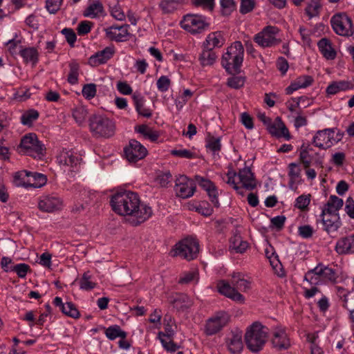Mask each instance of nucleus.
Wrapping results in <instances>:
<instances>
[{
  "instance_id": "obj_1",
  "label": "nucleus",
  "mask_w": 354,
  "mask_h": 354,
  "mask_svg": "<svg viewBox=\"0 0 354 354\" xmlns=\"http://www.w3.org/2000/svg\"><path fill=\"white\" fill-rule=\"evenodd\" d=\"M112 209L118 215L125 217L128 223L138 226L153 215L152 208L142 202L139 195L133 192H118L110 201Z\"/></svg>"
},
{
  "instance_id": "obj_2",
  "label": "nucleus",
  "mask_w": 354,
  "mask_h": 354,
  "mask_svg": "<svg viewBox=\"0 0 354 354\" xmlns=\"http://www.w3.org/2000/svg\"><path fill=\"white\" fill-rule=\"evenodd\" d=\"M243 56V46L241 41H236L226 48V51L222 55L221 64L228 73H239Z\"/></svg>"
},
{
  "instance_id": "obj_3",
  "label": "nucleus",
  "mask_w": 354,
  "mask_h": 354,
  "mask_svg": "<svg viewBox=\"0 0 354 354\" xmlns=\"http://www.w3.org/2000/svg\"><path fill=\"white\" fill-rule=\"evenodd\" d=\"M89 129L95 138H109L115 132V122L104 115L95 114L88 119Z\"/></svg>"
},
{
  "instance_id": "obj_4",
  "label": "nucleus",
  "mask_w": 354,
  "mask_h": 354,
  "mask_svg": "<svg viewBox=\"0 0 354 354\" xmlns=\"http://www.w3.org/2000/svg\"><path fill=\"white\" fill-rule=\"evenodd\" d=\"M268 329L259 322H254L247 330L245 335L246 346L252 352H258L264 346Z\"/></svg>"
},
{
  "instance_id": "obj_5",
  "label": "nucleus",
  "mask_w": 354,
  "mask_h": 354,
  "mask_svg": "<svg viewBox=\"0 0 354 354\" xmlns=\"http://www.w3.org/2000/svg\"><path fill=\"white\" fill-rule=\"evenodd\" d=\"M181 28L192 35L201 34L209 27L208 19L197 14H187L180 22Z\"/></svg>"
},
{
  "instance_id": "obj_6",
  "label": "nucleus",
  "mask_w": 354,
  "mask_h": 354,
  "mask_svg": "<svg viewBox=\"0 0 354 354\" xmlns=\"http://www.w3.org/2000/svg\"><path fill=\"white\" fill-rule=\"evenodd\" d=\"M199 252V243L197 239L188 237L176 243L171 251L173 257H179L187 261L196 258Z\"/></svg>"
},
{
  "instance_id": "obj_7",
  "label": "nucleus",
  "mask_w": 354,
  "mask_h": 354,
  "mask_svg": "<svg viewBox=\"0 0 354 354\" xmlns=\"http://www.w3.org/2000/svg\"><path fill=\"white\" fill-rule=\"evenodd\" d=\"M18 150L19 153L35 158H41L44 156L45 147L38 140L36 134L28 133L21 138Z\"/></svg>"
},
{
  "instance_id": "obj_8",
  "label": "nucleus",
  "mask_w": 354,
  "mask_h": 354,
  "mask_svg": "<svg viewBox=\"0 0 354 354\" xmlns=\"http://www.w3.org/2000/svg\"><path fill=\"white\" fill-rule=\"evenodd\" d=\"M279 28L277 27L268 26L255 35L254 41L263 48L272 47L281 42V39L277 38Z\"/></svg>"
},
{
  "instance_id": "obj_9",
  "label": "nucleus",
  "mask_w": 354,
  "mask_h": 354,
  "mask_svg": "<svg viewBox=\"0 0 354 354\" xmlns=\"http://www.w3.org/2000/svg\"><path fill=\"white\" fill-rule=\"evenodd\" d=\"M330 23L334 31L342 36L353 34V26L351 18L345 13H338L332 17Z\"/></svg>"
},
{
  "instance_id": "obj_10",
  "label": "nucleus",
  "mask_w": 354,
  "mask_h": 354,
  "mask_svg": "<svg viewBox=\"0 0 354 354\" xmlns=\"http://www.w3.org/2000/svg\"><path fill=\"white\" fill-rule=\"evenodd\" d=\"M230 315L225 311H219L209 317L206 323L205 331L207 335H213L223 329L230 322Z\"/></svg>"
},
{
  "instance_id": "obj_11",
  "label": "nucleus",
  "mask_w": 354,
  "mask_h": 354,
  "mask_svg": "<svg viewBox=\"0 0 354 354\" xmlns=\"http://www.w3.org/2000/svg\"><path fill=\"white\" fill-rule=\"evenodd\" d=\"M335 131L333 129H325L317 131L313 139V145L323 149L330 148L337 142L334 138Z\"/></svg>"
},
{
  "instance_id": "obj_12",
  "label": "nucleus",
  "mask_w": 354,
  "mask_h": 354,
  "mask_svg": "<svg viewBox=\"0 0 354 354\" xmlns=\"http://www.w3.org/2000/svg\"><path fill=\"white\" fill-rule=\"evenodd\" d=\"M126 158L131 162L143 159L147 154V149L138 141L131 140L128 146L124 149Z\"/></svg>"
},
{
  "instance_id": "obj_13",
  "label": "nucleus",
  "mask_w": 354,
  "mask_h": 354,
  "mask_svg": "<svg viewBox=\"0 0 354 354\" xmlns=\"http://www.w3.org/2000/svg\"><path fill=\"white\" fill-rule=\"evenodd\" d=\"M196 190L195 183L185 176H181L176 180L175 192L176 196L182 198L192 196Z\"/></svg>"
},
{
  "instance_id": "obj_14",
  "label": "nucleus",
  "mask_w": 354,
  "mask_h": 354,
  "mask_svg": "<svg viewBox=\"0 0 354 354\" xmlns=\"http://www.w3.org/2000/svg\"><path fill=\"white\" fill-rule=\"evenodd\" d=\"M194 179L198 185L207 192L212 203L216 207H218L220 203L218 198V189L215 184L210 180L198 175H196Z\"/></svg>"
},
{
  "instance_id": "obj_15",
  "label": "nucleus",
  "mask_w": 354,
  "mask_h": 354,
  "mask_svg": "<svg viewBox=\"0 0 354 354\" xmlns=\"http://www.w3.org/2000/svg\"><path fill=\"white\" fill-rule=\"evenodd\" d=\"M216 288L220 294L230 299L239 303L244 302V297L236 290L234 286H232L228 281L225 280L218 281L216 283Z\"/></svg>"
},
{
  "instance_id": "obj_16",
  "label": "nucleus",
  "mask_w": 354,
  "mask_h": 354,
  "mask_svg": "<svg viewBox=\"0 0 354 354\" xmlns=\"http://www.w3.org/2000/svg\"><path fill=\"white\" fill-rule=\"evenodd\" d=\"M62 200L53 195H48L41 197L38 203L39 209L45 212H53L62 209Z\"/></svg>"
},
{
  "instance_id": "obj_17",
  "label": "nucleus",
  "mask_w": 354,
  "mask_h": 354,
  "mask_svg": "<svg viewBox=\"0 0 354 354\" xmlns=\"http://www.w3.org/2000/svg\"><path fill=\"white\" fill-rule=\"evenodd\" d=\"M318 154L309 145H302L299 150V160L304 168L310 167L312 163L321 164V157L316 158Z\"/></svg>"
},
{
  "instance_id": "obj_18",
  "label": "nucleus",
  "mask_w": 354,
  "mask_h": 354,
  "mask_svg": "<svg viewBox=\"0 0 354 354\" xmlns=\"http://www.w3.org/2000/svg\"><path fill=\"white\" fill-rule=\"evenodd\" d=\"M128 28L129 26L126 25L120 26H112L104 28L106 37L117 42L127 41L129 36Z\"/></svg>"
},
{
  "instance_id": "obj_19",
  "label": "nucleus",
  "mask_w": 354,
  "mask_h": 354,
  "mask_svg": "<svg viewBox=\"0 0 354 354\" xmlns=\"http://www.w3.org/2000/svg\"><path fill=\"white\" fill-rule=\"evenodd\" d=\"M81 160V158L77 153L67 150H63L58 157L59 165L68 167L71 171L77 167Z\"/></svg>"
},
{
  "instance_id": "obj_20",
  "label": "nucleus",
  "mask_w": 354,
  "mask_h": 354,
  "mask_svg": "<svg viewBox=\"0 0 354 354\" xmlns=\"http://www.w3.org/2000/svg\"><path fill=\"white\" fill-rule=\"evenodd\" d=\"M266 129L273 136L284 138L287 140L290 139L288 129L279 117H277L274 121H272Z\"/></svg>"
},
{
  "instance_id": "obj_21",
  "label": "nucleus",
  "mask_w": 354,
  "mask_h": 354,
  "mask_svg": "<svg viewBox=\"0 0 354 354\" xmlns=\"http://www.w3.org/2000/svg\"><path fill=\"white\" fill-rule=\"evenodd\" d=\"M225 343L230 353H239L243 348L241 332L232 331L227 336Z\"/></svg>"
},
{
  "instance_id": "obj_22",
  "label": "nucleus",
  "mask_w": 354,
  "mask_h": 354,
  "mask_svg": "<svg viewBox=\"0 0 354 354\" xmlns=\"http://www.w3.org/2000/svg\"><path fill=\"white\" fill-rule=\"evenodd\" d=\"M335 250L339 254H354V234L340 238L336 242Z\"/></svg>"
},
{
  "instance_id": "obj_23",
  "label": "nucleus",
  "mask_w": 354,
  "mask_h": 354,
  "mask_svg": "<svg viewBox=\"0 0 354 354\" xmlns=\"http://www.w3.org/2000/svg\"><path fill=\"white\" fill-rule=\"evenodd\" d=\"M272 343L279 350L287 349L290 346V338L283 328H278L273 332Z\"/></svg>"
},
{
  "instance_id": "obj_24",
  "label": "nucleus",
  "mask_w": 354,
  "mask_h": 354,
  "mask_svg": "<svg viewBox=\"0 0 354 354\" xmlns=\"http://www.w3.org/2000/svg\"><path fill=\"white\" fill-rule=\"evenodd\" d=\"M53 304L59 307V310L64 313L65 315L77 319L80 317V314L75 305L71 302H66L63 303L61 297H56L53 300Z\"/></svg>"
},
{
  "instance_id": "obj_25",
  "label": "nucleus",
  "mask_w": 354,
  "mask_h": 354,
  "mask_svg": "<svg viewBox=\"0 0 354 354\" xmlns=\"http://www.w3.org/2000/svg\"><path fill=\"white\" fill-rule=\"evenodd\" d=\"M239 183L241 187L248 189L252 190L257 187V181L254 177L253 173L248 167H244L239 170L238 174Z\"/></svg>"
},
{
  "instance_id": "obj_26",
  "label": "nucleus",
  "mask_w": 354,
  "mask_h": 354,
  "mask_svg": "<svg viewBox=\"0 0 354 354\" xmlns=\"http://www.w3.org/2000/svg\"><path fill=\"white\" fill-rule=\"evenodd\" d=\"M225 42L221 31H215L208 34L203 43V48L213 50L215 48L222 47Z\"/></svg>"
},
{
  "instance_id": "obj_27",
  "label": "nucleus",
  "mask_w": 354,
  "mask_h": 354,
  "mask_svg": "<svg viewBox=\"0 0 354 354\" xmlns=\"http://www.w3.org/2000/svg\"><path fill=\"white\" fill-rule=\"evenodd\" d=\"M106 15L104 6L101 1L94 0L91 1L84 10L83 15L91 19L104 17Z\"/></svg>"
},
{
  "instance_id": "obj_28",
  "label": "nucleus",
  "mask_w": 354,
  "mask_h": 354,
  "mask_svg": "<svg viewBox=\"0 0 354 354\" xmlns=\"http://www.w3.org/2000/svg\"><path fill=\"white\" fill-rule=\"evenodd\" d=\"M324 230L328 234L336 232L342 225L339 214H326L322 215Z\"/></svg>"
},
{
  "instance_id": "obj_29",
  "label": "nucleus",
  "mask_w": 354,
  "mask_h": 354,
  "mask_svg": "<svg viewBox=\"0 0 354 354\" xmlns=\"http://www.w3.org/2000/svg\"><path fill=\"white\" fill-rule=\"evenodd\" d=\"M313 82V78L312 76L307 75H301L291 82L290 86L286 88V93L287 95H290L298 89L310 86Z\"/></svg>"
},
{
  "instance_id": "obj_30",
  "label": "nucleus",
  "mask_w": 354,
  "mask_h": 354,
  "mask_svg": "<svg viewBox=\"0 0 354 354\" xmlns=\"http://www.w3.org/2000/svg\"><path fill=\"white\" fill-rule=\"evenodd\" d=\"M113 46H107L101 51L97 52L90 57V62L95 65L105 64L114 55Z\"/></svg>"
},
{
  "instance_id": "obj_31",
  "label": "nucleus",
  "mask_w": 354,
  "mask_h": 354,
  "mask_svg": "<svg viewBox=\"0 0 354 354\" xmlns=\"http://www.w3.org/2000/svg\"><path fill=\"white\" fill-rule=\"evenodd\" d=\"M230 283L236 290L246 292L251 288V281L245 278L244 274L241 272H234L232 274Z\"/></svg>"
},
{
  "instance_id": "obj_32",
  "label": "nucleus",
  "mask_w": 354,
  "mask_h": 354,
  "mask_svg": "<svg viewBox=\"0 0 354 354\" xmlns=\"http://www.w3.org/2000/svg\"><path fill=\"white\" fill-rule=\"evenodd\" d=\"M343 204L344 202L342 198L335 195L330 196L324 208L322 209V215H326V214H339L338 211L342 208Z\"/></svg>"
},
{
  "instance_id": "obj_33",
  "label": "nucleus",
  "mask_w": 354,
  "mask_h": 354,
  "mask_svg": "<svg viewBox=\"0 0 354 354\" xmlns=\"http://www.w3.org/2000/svg\"><path fill=\"white\" fill-rule=\"evenodd\" d=\"M317 274H321L322 277L326 281L335 283L338 278L337 272L332 268L324 266L323 263H319L314 270Z\"/></svg>"
},
{
  "instance_id": "obj_34",
  "label": "nucleus",
  "mask_w": 354,
  "mask_h": 354,
  "mask_svg": "<svg viewBox=\"0 0 354 354\" xmlns=\"http://www.w3.org/2000/svg\"><path fill=\"white\" fill-rule=\"evenodd\" d=\"M317 46L319 51L326 59L333 60L336 57V51L333 48L329 39H321L317 43Z\"/></svg>"
},
{
  "instance_id": "obj_35",
  "label": "nucleus",
  "mask_w": 354,
  "mask_h": 354,
  "mask_svg": "<svg viewBox=\"0 0 354 354\" xmlns=\"http://www.w3.org/2000/svg\"><path fill=\"white\" fill-rule=\"evenodd\" d=\"M185 3V0H162L159 3V8L163 14H171Z\"/></svg>"
},
{
  "instance_id": "obj_36",
  "label": "nucleus",
  "mask_w": 354,
  "mask_h": 354,
  "mask_svg": "<svg viewBox=\"0 0 354 354\" xmlns=\"http://www.w3.org/2000/svg\"><path fill=\"white\" fill-rule=\"evenodd\" d=\"M28 177V187L40 188L44 186L47 181L46 176L42 174L37 172H30Z\"/></svg>"
},
{
  "instance_id": "obj_37",
  "label": "nucleus",
  "mask_w": 354,
  "mask_h": 354,
  "mask_svg": "<svg viewBox=\"0 0 354 354\" xmlns=\"http://www.w3.org/2000/svg\"><path fill=\"white\" fill-rule=\"evenodd\" d=\"M230 248L236 253H243L248 248L247 241H243L240 234H234L230 241Z\"/></svg>"
},
{
  "instance_id": "obj_38",
  "label": "nucleus",
  "mask_w": 354,
  "mask_h": 354,
  "mask_svg": "<svg viewBox=\"0 0 354 354\" xmlns=\"http://www.w3.org/2000/svg\"><path fill=\"white\" fill-rule=\"evenodd\" d=\"M216 55L213 50L206 48H203V50L199 55L198 60L203 66L212 65L216 59Z\"/></svg>"
},
{
  "instance_id": "obj_39",
  "label": "nucleus",
  "mask_w": 354,
  "mask_h": 354,
  "mask_svg": "<svg viewBox=\"0 0 354 354\" xmlns=\"http://www.w3.org/2000/svg\"><path fill=\"white\" fill-rule=\"evenodd\" d=\"M68 66L69 73L67 80L72 85L76 84L78 82L80 75V64L76 60L73 59L69 62Z\"/></svg>"
},
{
  "instance_id": "obj_40",
  "label": "nucleus",
  "mask_w": 354,
  "mask_h": 354,
  "mask_svg": "<svg viewBox=\"0 0 354 354\" xmlns=\"http://www.w3.org/2000/svg\"><path fill=\"white\" fill-rule=\"evenodd\" d=\"M135 130L151 141H156L159 138V133L156 131H154L152 128L145 124L136 127Z\"/></svg>"
},
{
  "instance_id": "obj_41",
  "label": "nucleus",
  "mask_w": 354,
  "mask_h": 354,
  "mask_svg": "<svg viewBox=\"0 0 354 354\" xmlns=\"http://www.w3.org/2000/svg\"><path fill=\"white\" fill-rule=\"evenodd\" d=\"M105 335L110 340H114L118 337L125 339L127 333L122 330L120 326L112 325L105 330Z\"/></svg>"
},
{
  "instance_id": "obj_42",
  "label": "nucleus",
  "mask_w": 354,
  "mask_h": 354,
  "mask_svg": "<svg viewBox=\"0 0 354 354\" xmlns=\"http://www.w3.org/2000/svg\"><path fill=\"white\" fill-rule=\"evenodd\" d=\"M19 53L26 62H31L35 64L38 62L39 53L37 50L34 47L21 49Z\"/></svg>"
},
{
  "instance_id": "obj_43",
  "label": "nucleus",
  "mask_w": 354,
  "mask_h": 354,
  "mask_svg": "<svg viewBox=\"0 0 354 354\" xmlns=\"http://www.w3.org/2000/svg\"><path fill=\"white\" fill-rule=\"evenodd\" d=\"M350 88L351 84L347 81L334 82L328 86L326 92L329 95H335L340 91H346Z\"/></svg>"
},
{
  "instance_id": "obj_44",
  "label": "nucleus",
  "mask_w": 354,
  "mask_h": 354,
  "mask_svg": "<svg viewBox=\"0 0 354 354\" xmlns=\"http://www.w3.org/2000/svg\"><path fill=\"white\" fill-rule=\"evenodd\" d=\"M29 173L27 171H20L13 174V184L17 187H28V177Z\"/></svg>"
},
{
  "instance_id": "obj_45",
  "label": "nucleus",
  "mask_w": 354,
  "mask_h": 354,
  "mask_svg": "<svg viewBox=\"0 0 354 354\" xmlns=\"http://www.w3.org/2000/svg\"><path fill=\"white\" fill-rule=\"evenodd\" d=\"M206 147L214 153L220 151L221 149V138L208 134L206 138Z\"/></svg>"
},
{
  "instance_id": "obj_46",
  "label": "nucleus",
  "mask_w": 354,
  "mask_h": 354,
  "mask_svg": "<svg viewBox=\"0 0 354 354\" xmlns=\"http://www.w3.org/2000/svg\"><path fill=\"white\" fill-rule=\"evenodd\" d=\"M193 92L189 89H185L181 95L175 100L176 109L180 111L186 104L187 101L192 97Z\"/></svg>"
},
{
  "instance_id": "obj_47",
  "label": "nucleus",
  "mask_w": 354,
  "mask_h": 354,
  "mask_svg": "<svg viewBox=\"0 0 354 354\" xmlns=\"http://www.w3.org/2000/svg\"><path fill=\"white\" fill-rule=\"evenodd\" d=\"M321 8L319 0H310L306 8V13L310 19L319 15Z\"/></svg>"
},
{
  "instance_id": "obj_48",
  "label": "nucleus",
  "mask_w": 354,
  "mask_h": 354,
  "mask_svg": "<svg viewBox=\"0 0 354 354\" xmlns=\"http://www.w3.org/2000/svg\"><path fill=\"white\" fill-rule=\"evenodd\" d=\"M95 286L96 283L91 280V276L89 272H84L80 280V288L84 290H91Z\"/></svg>"
},
{
  "instance_id": "obj_49",
  "label": "nucleus",
  "mask_w": 354,
  "mask_h": 354,
  "mask_svg": "<svg viewBox=\"0 0 354 354\" xmlns=\"http://www.w3.org/2000/svg\"><path fill=\"white\" fill-rule=\"evenodd\" d=\"M39 117V112L35 109L26 111L21 116V122L24 125H31Z\"/></svg>"
},
{
  "instance_id": "obj_50",
  "label": "nucleus",
  "mask_w": 354,
  "mask_h": 354,
  "mask_svg": "<svg viewBox=\"0 0 354 354\" xmlns=\"http://www.w3.org/2000/svg\"><path fill=\"white\" fill-rule=\"evenodd\" d=\"M315 268L308 270L304 276V281L309 283L310 285H317L321 283V274H317L314 270Z\"/></svg>"
},
{
  "instance_id": "obj_51",
  "label": "nucleus",
  "mask_w": 354,
  "mask_h": 354,
  "mask_svg": "<svg viewBox=\"0 0 354 354\" xmlns=\"http://www.w3.org/2000/svg\"><path fill=\"white\" fill-rule=\"evenodd\" d=\"M73 117L75 122L79 124H82L86 120L87 116V111L82 106L76 107L73 110Z\"/></svg>"
},
{
  "instance_id": "obj_52",
  "label": "nucleus",
  "mask_w": 354,
  "mask_h": 354,
  "mask_svg": "<svg viewBox=\"0 0 354 354\" xmlns=\"http://www.w3.org/2000/svg\"><path fill=\"white\" fill-rule=\"evenodd\" d=\"M245 78L242 76H232L227 79V85L234 89H239L245 84Z\"/></svg>"
},
{
  "instance_id": "obj_53",
  "label": "nucleus",
  "mask_w": 354,
  "mask_h": 354,
  "mask_svg": "<svg viewBox=\"0 0 354 354\" xmlns=\"http://www.w3.org/2000/svg\"><path fill=\"white\" fill-rule=\"evenodd\" d=\"M310 202V195L302 194L295 200V206L300 210H305L308 208Z\"/></svg>"
},
{
  "instance_id": "obj_54",
  "label": "nucleus",
  "mask_w": 354,
  "mask_h": 354,
  "mask_svg": "<svg viewBox=\"0 0 354 354\" xmlns=\"http://www.w3.org/2000/svg\"><path fill=\"white\" fill-rule=\"evenodd\" d=\"M236 177V174L233 170H229L226 174L227 180L223 177V179L226 182L228 185L232 186L237 192L240 194H242V192L240 191L241 187L238 186V183L236 182L235 179Z\"/></svg>"
},
{
  "instance_id": "obj_55",
  "label": "nucleus",
  "mask_w": 354,
  "mask_h": 354,
  "mask_svg": "<svg viewBox=\"0 0 354 354\" xmlns=\"http://www.w3.org/2000/svg\"><path fill=\"white\" fill-rule=\"evenodd\" d=\"M82 93L86 99L93 98L97 93L96 85L93 83L85 84L82 88Z\"/></svg>"
},
{
  "instance_id": "obj_56",
  "label": "nucleus",
  "mask_w": 354,
  "mask_h": 354,
  "mask_svg": "<svg viewBox=\"0 0 354 354\" xmlns=\"http://www.w3.org/2000/svg\"><path fill=\"white\" fill-rule=\"evenodd\" d=\"M172 339L173 338H167V337L159 338L163 348L167 352H170V353L175 352L179 348V346L173 342Z\"/></svg>"
},
{
  "instance_id": "obj_57",
  "label": "nucleus",
  "mask_w": 354,
  "mask_h": 354,
  "mask_svg": "<svg viewBox=\"0 0 354 354\" xmlns=\"http://www.w3.org/2000/svg\"><path fill=\"white\" fill-rule=\"evenodd\" d=\"M240 12L243 15L252 12L255 8V0H240Z\"/></svg>"
},
{
  "instance_id": "obj_58",
  "label": "nucleus",
  "mask_w": 354,
  "mask_h": 354,
  "mask_svg": "<svg viewBox=\"0 0 354 354\" xmlns=\"http://www.w3.org/2000/svg\"><path fill=\"white\" fill-rule=\"evenodd\" d=\"M156 85L159 91L166 92L170 87L171 80L167 76L162 75L157 80Z\"/></svg>"
},
{
  "instance_id": "obj_59",
  "label": "nucleus",
  "mask_w": 354,
  "mask_h": 354,
  "mask_svg": "<svg viewBox=\"0 0 354 354\" xmlns=\"http://www.w3.org/2000/svg\"><path fill=\"white\" fill-rule=\"evenodd\" d=\"M63 0H46V8L50 14H55L62 4Z\"/></svg>"
},
{
  "instance_id": "obj_60",
  "label": "nucleus",
  "mask_w": 354,
  "mask_h": 354,
  "mask_svg": "<svg viewBox=\"0 0 354 354\" xmlns=\"http://www.w3.org/2000/svg\"><path fill=\"white\" fill-rule=\"evenodd\" d=\"M62 33L65 36L66 40L71 47H73L77 39L75 32L71 28H64Z\"/></svg>"
},
{
  "instance_id": "obj_61",
  "label": "nucleus",
  "mask_w": 354,
  "mask_h": 354,
  "mask_svg": "<svg viewBox=\"0 0 354 354\" xmlns=\"http://www.w3.org/2000/svg\"><path fill=\"white\" fill-rule=\"evenodd\" d=\"M289 173L288 175L290 177L292 181L297 180L300 177L301 169L298 165L294 162L289 164Z\"/></svg>"
},
{
  "instance_id": "obj_62",
  "label": "nucleus",
  "mask_w": 354,
  "mask_h": 354,
  "mask_svg": "<svg viewBox=\"0 0 354 354\" xmlns=\"http://www.w3.org/2000/svg\"><path fill=\"white\" fill-rule=\"evenodd\" d=\"M223 15H230L234 9L235 3L234 0H221Z\"/></svg>"
},
{
  "instance_id": "obj_63",
  "label": "nucleus",
  "mask_w": 354,
  "mask_h": 354,
  "mask_svg": "<svg viewBox=\"0 0 354 354\" xmlns=\"http://www.w3.org/2000/svg\"><path fill=\"white\" fill-rule=\"evenodd\" d=\"M29 268V266L26 263H19L13 266L11 271L15 272L19 277L24 278L26 277Z\"/></svg>"
},
{
  "instance_id": "obj_64",
  "label": "nucleus",
  "mask_w": 354,
  "mask_h": 354,
  "mask_svg": "<svg viewBox=\"0 0 354 354\" xmlns=\"http://www.w3.org/2000/svg\"><path fill=\"white\" fill-rule=\"evenodd\" d=\"M196 211L205 216H209L213 213V209L207 202H202L196 207Z\"/></svg>"
}]
</instances>
